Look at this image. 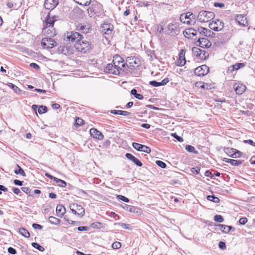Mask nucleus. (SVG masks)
<instances>
[{
    "instance_id": "15",
    "label": "nucleus",
    "mask_w": 255,
    "mask_h": 255,
    "mask_svg": "<svg viewBox=\"0 0 255 255\" xmlns=\"http://www.w3.org/2000/svg\"><path fill=\"white\" fill-rule=\"evenodd\" d=\"M235 92L238 95L242 94L246 90V87L243 84L236 83L234 85Z\"/></svg>"
},
{
    "instance_id": "51",
    "label": "nucleus",
    "mask_w": 255,
    "mask_h": 255,
    "mask_svg": "<svg viewBox=\"0 0 255 255\" xmlns=\"http://www.w3.org/2000/svg\"><path fill=\"white\" fill-rule=\"evenodd\" d=\"M21 190L23 192L25 193L26 194L28 195H30L31 190L29 189V188L27 187H23L21 188Z\"/></svg>"
},
{
    "instance_id": "50",
    "label": "nucleus",
    "mask_w": 255,
    "mask_h": 255,
    "mask_svg": "<svg viewBox=\"0 0 255 255\" xmlns=\"http://www.w3.org/2000/svg\"><path fill=\"white\" fill-rule=\"evenodd\" d=\"M149 84L153 87L160 86V83L156 81H151L149 82Z\"/></svg>"
},
{
    "instance_id": "5",
    "label": "nucleus",
    "mask_w": 255,
    "mask_h": 255,
    "mask_svg": "<svg viewBox=\"0 0 255 255\" xmlns=\"http://www.w3.org/2000/svg\"><path fill=\"white\" fill-rule=\"evenodd\" d=\"M41 45L44 48H52L56 45V42L51 38H43L42 39Z\"/></svg>"
},
{
    "instance_id": "20",
    "label": "nucleus",
    "mask_w": 255,
    "mask_h": 255,
    "mask_svg": "<svg viewBox=\"0 0 255 255\" xmlns=\"http://www.w3.org/2000/svg\"><path fill=\"white\" fill-rule=\"evenodd\" d=\"M236 20L241 25L246 26L248 25L247 17H236Z\"/></svg>"
},
{
    "instance_id": "11",
    "label": "nucleus",
    "mask_w": 255,
    "mask_h": 255,
    "mask_svg": "<svg viewBox=\"0 0 255 255\" xmlns=\"http://www.w3.org/2000/svg\"><path fill=\"white\" fill-rule=\"evenodd\" d=\"M199 46L204 48H208L211 46L212 43L209 40L206 38L199 37V39L197 41Z\"/></svg>"
},
{
    "instance_id": "54",
    "label": "nucleus",
    "mask_w": 255,
    "mask_h": 255,
    "mask_svg": "<svg viewBox=\"0 0 255 255\" xmlns=\"http://www.w3.org/2000/svg\"><path fill=\"white\" fill-rule=\"evenodd\" d=\"M200 168L198 167H195L191 169V171L193 173L198 174L200 172Z\"/></svg>"
},
{
    "instance_id": "13",
    "label": "nucleus",
    "mask_w": 255,
    "mask_h": 255,
    "mask_svg": "<svg viewBox=\"0 0 255 255\" xmlns=\"http://www.w3.org/2000/svg\"><path fill=\"white\" fill-rule=\"evenodd\" d=\"M90 133L91 136L98 140H102L104 138L103 134L96 128H91L90 129Z\"/></svg>"
},
{
    "instance_id": "34",
    "label": "nucleus",
    "mask_w": 255,
    "mask_h": 255,
    "mask_svg": "<svg viewBox=\"0 0 255 255\" xmlns=\"http://www.w3.org/2000/svg\"><path fill=\"white\" fill-rule=\"evenodd\" d=\"M224 151L227 155L232 157V154L234 153L235 150H234V148H226Z\"/></svg>"
},
{
    "instance_id": "63",
    "label": "nucleus",
    "mask_w": 255,
    "mask_h": 255,
    "mask_svg": "<svg viewBox=\"0 0 255 255\" xmlns=\"http://www.w3.org/2000/svg\"><path fill=\"white\" fill-rule=\"evenodd\" d=\"M30 67H32L36 70H39L40 69L39 66L37 64H36L35 63H31L30 64Z\"/></svg>"
},
{
    "instance_id": "61",
    "label": "nucleus",
    "mask_w": 255,
    "mask_h": 255,
    "mask_svg": "<svg viewBox=\"0 0 255 255\" xmlns=\"http://www.w3.org/2000/svg\"><path fill=\"white\" fill-rule=\"evenodd\" d=\"M137 210H138L137 208H136L134 206H130L128 210L130 212H136V211Z\"/></svg>"
},
{
    "instance_id": "60",
    "label": "nucleus",
    "mask_w": 255,
    "mask_h": 255,
    "mask_svg": "<svg viewBox=\"0 0 255 255\" xmlns=\"http://www.w3.org/2000/svg\"><path fill=\"white\" fill-rule=\"evenodd\" d=\"M8 252L11 254L14 255L16 254V251L14 248L9 247L8 248Z\"/></svg>"
},
{
    "instance_id": "22",
    "label": "nucleus",
    "mask_w": 255,
    "mask_h": 255,
    "mask_svg": "<svg viewBox=\"0 0 255 255\" xmlns=\"http://www.w3.org/2000/svg\"><path fill=\"white\" fill-rule=\"evenodd\" d=\"M57 214H59V216L61 217L65 212V209L62 205H58L56 210Z\"/></svg>"
},
{
    "instance_id": "59",
    "label": "nucleus",
    "mask_w": 255,
    "mask_h": 255,
    "mask_svg": "<svg viewBox=\"0 0 255 255\" xmlns=\"http://www.w3.org/2000/svg\"><path fill=\"white\" fill-rule=\"evenodd\" d=\"M169 80L168 78H166L162 80L160 83L161 86H164L169 82Z\"/></svg>"
},
{
    "instance_id": "44",
    "label": "nucleus",
    "mask_w": 255,
    "mask_h": 255,
    "mask_svg": "<svg viewBox=\"0 0 255 255\" xmlns=\"http://www.w3.org/2000/svg\"><path fill=\"white\" fill-rule=\"evenodd\" d=\"M156 164L159 166V167L162 168H164L166 167V164L163 161H161V160H157L156 161Z\"/></svg>"
},
{
    "instance_id": "7",
    "label": "nucleus",
    "mask_w": 255,
    "mask_h": 255,
    "mask_svg": "<svg viewBox=\"0 0 255 255\" xmlns=\"http://www.w3.org/2000/svg\"><path fill=\"white\" fill-rule=\"evenodd\" d=\"M113 30V25L110 23H104L101 25L100 31L103 34L111 35Z\"/></svg>"
},
{
    "instance_id": "8",
    "label": "nucleus",
    "mask_w": 255,
    "mask_h": 255,
    "mask_svg": "<svg viewBox=\"0 0 255 255\" xmlns=\"http://www.w3.org/2000/svg\"><path fill=\"white\" fill-rule=\"evenodd\" d=\"M209 72V68L207 66L205 65H203L196 68L194 71L195 74L199 76H204L207 74Z\"/></svg>"
},
{
    "instance_id": "40",
    "label": "nucleus",
    "mask_w": 255,
    "mask_h": 255,
    "mask_svg": "<svg viewBox=\"0 0 255 255\" xmlns=\"http://www.w3.org/2000/svg\"><path fill=\"white\" fill-rule=\"evenodd\" d=\"M171 135L172 137H174L175 139H176L179 142H182L183 141V138L180 136H178L176 133H172L171 134Z\"/></svg>"
},
{
    "instance_id": "3",
    "label": "nucleus",
    "mask_w": 255,
    "mask_h": 255,
    "mask_svg": "<svg viewBox=\"0 0 255 255\" xmlns=\"http://www.w3.org/2000/svg\"><path fill=\"white\" fill-rule=\"evenodd\" d=\"M55 17H46V18L44 20V28L43 31L47 34H49L48 31H50V33H52L53 28V25L54 21H55L54 19Z\"/></svg>"
},
{
    "instance_id": "52",
    "label": "nucleus",
    "mask_w": 255,
    "mask_h": 255,
    "mask_svg": "<svg viewBox=\"0 0 255 255\" xmlns=\"http://www.w3.org/2000/svg\"><path fill=\"white\" fill-rule=\"evenodd\" d=\"M126 157L129 160L133 161V160H134V159L135 158V157H134L133 155H132L130 153H126Z\"/></svg>"
},
{
    "instance_id": "23",
    "label": "nucleus",
    "mask_w": 255,
    "mask_h": 255,
    "mask_svg": "<svg viewBox=\"0 0 255 255\" xmlns=\"http://www.w3.org/2000/svg\"><path fill=\"white\" fill-rule=\"evenodd\" d=\"M186 63L185 57L184 55H182V54L181 53L179 55V57L177 62V64L179 66H183L185 65Z\"/></svg>"
},
{
    "instance_id": "24",
    "label": "nucleus",
    "mask_w": 255,
    "mask_h": 255,
    "mask_svg": "<svg viewBox=\"0 0 255 255\" xmlns=\"http://www.w3.org/2000/svg\"><path fill=\"white\" fill-rule=\"evenodd\" d=\"M19 232L22 236L25 238H28L30 236L29 233L25 228H20Z\"/></svg>"
},
{
    "instance_id": "55",
    "label": "nucleus",
    "mask_w": 255,
    "mask_h": 255,
    "mask_svg": "<svg viewBox=\"0 0 255 255\" xmlns=\"http://www.w3.org/2000/svg\"><path fill=\"white\" fill-rule=\"evenodd\" d=\"M70 210L76 209V210H79V206L77 204H71L70 205Z\"/></svg>"
},
{
    "instance_id": "43",
    "label": "nucleus",
    "mask_w": 255,
    "mask_h": 255,
    "mask_svg": "<svg viewBox=\"0 0 255 255\" xmlns=\"http://www.w3.org/2000/svg\"><path fill=\"white\" fill-rule=\"evenodd\" d=\"M234 150L235 151H234V153H233L232 154V157L238 158L240 157L242 154L241 152L236 149H234Z\"/></svg>"
},
{
    "instance_id": "57",
    "label": "nucleus",
    "mask_w": 255,
    "mask_h": 255,
    "mask_svg": "<svg viewBox=\"0 0 255 255\" xmlns=\"http://www.w3.org/2000/svg\"><path fill=\"white\" fill-rule=\"evenodd\" d=\"M32 226L35 229L41 230L42 229V226L41 225L36 223L33 224Z\"/></svg>"
},
{
    "instance_id": "30",
    "label": "nucleus",
    "mask_w": 255,
    "mask_h": 255,
    "mask_svg": "<svg viewBox=\"0 0 255 255\" xmlns=\"http://www.w3.org/2000/svg\"><path fill=\"white\" fill-rule=\"evenodd\" d=\"M31 245L33 248L37 249L39 251L43 252L45 250L42 246H40V245L36 243H32Z\"/></svg>"
},
{
    "instance_id": "6",
    "label": "nucleus",
    "mask_w": 255,
    "mask_h": 255,
    "mask_svg": "<svg viewBox=\"0 0 255 255\" xmlns=\"http://www.w3.org/2000/svg\"><path fill=\"white\" fill-rule=\"evenodd\" d=\"M128 64L127 67H130L131 69L139 66V59L135 57H128L126 59V63Z\"/></svg>"
},
{
    "instance_id": "16",
    "label": "nucleus",
    "mask_w": 255,
    "mask_h": 255,
    "mask_svg": "<svg viewBox=\"0 0 255 255\" xmlns=\"http://www.w3.org/2000/svg\"><path fill=\"white\" fill-rule=\"evenodd\" d=\"M179 19L181 22L188 25H194L196 22L194 17L192 18L191 17H179Z\"/></svg>"
},
{
    "instance_id": "9",
    "label": "nucleus",
    "mask_w": 255,
    "mask_h": 255,
    "mask_svg": "<svg viewBox=\"0 0 255 255\" xmlns=\"http://www.w3.org/2000/svg\"><path fill=\"white\" fill-rule=\"evenodd\" d=\"M93 47V45L90 42L83 41L81 43V53H89L92 50Z\"/></svg>"
},
{
    "instance_id": "19",
    "label": "nucleus",
    "mask_w": 255,
    "mask_h": 255,
    "mask_svg": "<svg viewBox=\"0 0 255 255\" xmlns=\"http://www.w3.org/2000/svg\"><path fill=\"white\" fill-rule=\"evenodd\" d=\"M197 31V33L198 32L200 35L199 37H200L201 35H203L206 37L210 35L211 30L207 28L200 27L198 28Z\"/></svg>"
},
{
    "instance_id": "46",
    "label": "nucleus",
    "mask_w": 255,
    "mask_h": 255,
    "mask_svg": "<svg viewBox=\"0 0 255 255\" xmlns=\"http://www.w3.org/2000/svg\"><path fill=\"white\" fill-rule=\"evenodd\" d=\"M200 87L204 89H211L212 88V85L207 83H204L200 86Z\"/></svg>"
},
{
    "instance_id": "14",
    "label": "nucleus",
    "mask_w": 255,
    "mask_h": 255,
    "mask_svg": "<svg viewBox=\"0 0 255 255\" xmlns=\"http://www.w3.org/2000/svg\"><path fill=\"white\" fill-rule=\"evenodd\" d=\"M58 4V0H45L44 6L47 9H53Z\"/></svg>"
},
{
    "instance_id": "42",
    "label": "nucleus",
    "mask_w": 255,
    "mask_h": 255,
    "mask_svg": "<svg viewBox=\"0 0 255 255\" xmlns=\"http://www.w3.org/2000/svg\"><path fill=\"white\" fill-rule=\"evenodd\" d=\"M121 244L119 242H115L112 244V248L114 249H119L121 247Z\"/></svg>"
},
{
    "instance_id": "31",
    "label": "nucleus",
    "mask_w": 255,
    "mask_h": 255,
    "mask_svg": "<svg viewBox=\"0 0 255 255\" xmlns=\"http://www.w3.org/2000/svg\"><path fill=\"white\" fill-rule=\"evenodd\" d=\"M214 16V14L211 12L208 11H201L199 12L198 16Z\"/></svg>"
},
{
    "instance_id": "12",
    "label": "nucleus",
    "mask_w": 255,
    "mask_h": 255,
    "mask_svg": "<svg viewBox=\"0 0 255 255\" xmlns=\"http://www.w3.org/2000/svg\"><path fill=\"white\" fill-rule=\"evenodd\" d=\"M183 34L186 38L189 39L193 38L194 36L197 35L198 34L197 30L189 28L185 29L183 32Z\"/></svg>"
},
{
    "instance_id": "33",
    "label": "nucleus",
    "mask_w": 255,
    "mask_h": 255,
    "mask_svg": "<svg viewBox=\"0 0 255 255\" xmlns=\"http://www.w3.org/2000/svg\"><path fill=\"white\" fill-rule=\"evenodd\" d=\"M17 166L18 168V169L15 170L14 173L16 174H20L21 175L25 176V172H24L23 170L18 165H17Z\"/></svg>"
},
{
    "instance_id": "38",
    "label": "nucleus",
    "mask_w": 255,
    "mask_h": 255,
    "mask_svg": "<svg viewBox=\"0 0 255 255\" xmlns=\"http://www.w3.org/2000/svg\"><path fill=\"white\" fill-rule=\"evenodd\" d=\"M168 28L169 30L171 31V32H173L174 33H175L176 26L175 24L172 23L169 24L168 26Z\"/></svg>"
},
{
    "instance_id": "32",
    "label": "nucleus",
    "mask_w": 255,
    "mask_h": 255,
    "mask_svg": "<svg viewBox=\"0 0 255 255\" xmlns=\"http://www.w3.org/2000/svg\"><path fill=\"white\" fill-rule=\"evenodd\" d=\"M90 227L93 228L100 229L102 227V224L100 222H96L91 224Z\"/></svg>"
},
{
    "instance_id": "21",
    "label": "nucleus",
    "mask_w": 255,
    "mask_h": 255,
    "mask_svg": "<svg viewBox=\"0 0 255 255\" xmlns=\"http://www.w3.org/2000/svg\"><path fill=\"white\" fill-rule=\"evenodd\" d=\"M58 51L59 53L63 54L64 55L70 54L72 53V51H70L68 47L64 46H60L58 48Z\"/></svg>"
},
{
    "instance_id": "28",
    "label": "nucleus",
    "mask_w": 255,
    "mask_h": 255,
    "mask_svg": "<svg viewBox=\"0 0 255 255\" xmlns=\"http://www.w3.org/2000/svg\"><path fill=\"white\" fill-rule=\"evenodd\" d=\"M55 182L58 184V186L64 187L66 185V183L64 180L56 178L54 180Z\"/></svg>"
},
{
    "instance_id": "41",
    "label": "nucleus",
    "mask_w": 255,
    "mask_h": 255,
    "mask_svg": "<svg viewBox=\"0 0 255 255\" xmlns=\"http://www.w3.org/2000/svg\"><path fill=\"white\" fill-rule=\"evenodd\" d=\"M119 225L124 229L130 230L132 229L131 227L129 224H126L125 223H119Z\"/></svg>"
},
{
    "instance_id": "47",
    "label": "nucleus",
    "mask_w": 255,
    "mask_h": 255,
    "mask_svg": "<svg viewBox=\"0 0 255 255\" xmlns=\"http://www.w3.org/2000/svg\"><path fill=\"white\" fill-rule=\"evenodd\" d=\"M91 0H81V5L87 6L91 3Z\"/></svg>"
},
{
    "instance_id": "27",
    "label": "nucleus",
    "mask_w": 255,
    "mask_h": 255,
    "mask_svg": "<svg viewBox=\"0 0 255 255\" xmlns=\"http://www.w3.org/2000/svg\"><path fill=\"white\" fill-rule=\"evenodd\" d=\"M207 199L209 201H212L215 203H218L220 202V199L214 195H208L207 197Z\"/></svg>"
},
{
    "instance_id": "64",
    "label": "nucleus",
    "mask_w": 255,
    "mask_h": 255,
    "mask_svg": "<svg viewBox=\"0 0 255 255\" xmlns=\"http://www.w3.org/2000/svg\"><path fill=\"white\" fill-rule=\"evenodd\" d=\"M157 30L159 32L161 33L163 31V27L162 25L158 24L156 26Z\"/></svg>"
},
{
    "instance_id": "62",
    "label": "nucleus",
    "mask_w": 255,
    "mask_h": 255,
    "mask_svg": "<svg viewBox=\"0 0 255 255\" xmlns=\"http://www.w3.org/2000/svg\"><path fill=\"white\" fill-rule=\"evenodd\" d=\"M122 110H111V113L115 115H121Z\"/></svg>"
},
{
    "instance_id": "58",
    "label": "nucleus",
    "mask_w": 255,
    "mask_h": 255,
    "mask_svg": "<svg viewBox=\"0 0 255 255\" xmlns=\"http://www.w3.org/2000/svg\"><path fill=\"white\" fill-rule=\"evenodd\" d=\"M219 247L222 250L225 249L226 247L225 243L223 242H220L219 243Z\"/></svg>"
},
{
    "instance_id": "26",
    "label": "nucleus",
    "mask_w": 255,
    "mask_h": 255,
    "mask_svg": "<svg viewBox=\"0 0 255 255\" xmlns=\"http://www.w3.org/2000/svg\"><path fill=\"white\" fill-rule=\"evenodd\" d=\"M130 93L133 95L135 98L139 100H142L143 98V96L141 94H137L136 90L134 89L131 90Z\"/></svg>"
},
{
    "instance_id": "29",
    "label": "nucleus",
    "mask_w": 255,
    "mask_h": 255,
    "mask_svg": "<svg viewBox=\"0 0 255 255\" xmlns=\"http://www.w3.org/2000/svg\"><path fill=\"white\" fill-rule=\"evenodd\" d=\"M185 149L186 150H187L189 152L197 153V151L195 150L194 147L192 145H186L185 147Z\"/></svg>"
},
{
    "instance_id": "18",
    "label": "nucleus",
    "mask_w": 255,
    "mask_h": 255,
    "mask_svg": "<svg viewBox=\"0 0 255 255\" xmlns=\"http://www.w3.org/2000/svg\"><path fill=\"white\" fill-rule=\"evenodd\" d=\"M92 25L90 23H83L81 24V32L83 33H87L91 30Z\"/></svg>"
},
{
    "instance_id": "37",
    "label": "nucleus",
    "mask_w": 255,
    "mask_h": 255,
    "mask_svg": "<svg viewBox=\"0 0 255 255\" xmlns=\"http://www.w3.org/2000/svg\"><path fill=\"white\" fill-rule=\"evenodd\" d=\"M230 163L231 164L234 166H238L242 163L241 160H238L235 159H230Z\"/></svg>"
},
{
    "instance_id": "1",
    "label": "nucleus",
    "mask_w": 255,
    "mask_h": 255,
    "mask_svg": "<svg viewBox=\"0 0 255 255\" xmlns=\"http://www.w3.org/2000/svg\"><path fill=\"white\" fill-rule=\"evenodd\" d=\"M122 57L120 55H116L113 57V63L108 64L104 68V72L114 75H119L121 71L127 72L128 70L126 69V66L128 64H126Z\"/></svg>"
},
{
    "instance_id": "35",
    "label": "nucleus",
    "mask_w": 255,
    "mask_h": 255,
    "mask_svg": "<svg viewBox=\"0 0 255 255\" xmlns=\"http://www.w3.org/2000/svg\"><path fill=\"white\" fill-rule=\"evenodd\" d=\"M46 112L47 107L45 106H40L38 109V112L39 114L45 113Z\"/></svg>"
},
{
    "instance_id": "45",
    "label": "nucleus",
    "mask_w": 255,
    "mask_h": 255,
    "mask_svg": "<svg viewBox=\"0 0 255 255\" xmlns=\"http://www.w3.org/2000/svg\"><path fill=\"white\" fill-rule=\"evenodd\" d=\"M117 198L118 199L122 200L125 202H129V199L128 198H127L123 195H117Z\"/></svg>"
},
{
    "instance_id": "53",
    "label": "nucleus",
    "mask_w": 255,
    "mask_h": 255,
    "mask_svg": "<svg viewBox=\"0 0 255 255\" xmlns=\"http://www.w3.org/2000/svg\"><path fill=\"white\" fill-rule=\"evenodd\" d=\"M132 162L139 167L141 166L142 165V163L136 157L134 159Z\"/></svg>"
},
{
    "instance_id": "39",
    "label": "nucleus",
    "mask_w": 255,
    "mask_h": 255,
    "mask_svg": "<svg viewBox=\"0 0 255 255\" xmlns=\"http://www.w3.org/2000/svg\"><path fill=\"white\" fill-rule=\"evenodd\" d=\"M214 220L217 222L222 223L224 221V219L221 215H217L214 216Z\"/></svg>"
},
{
    "instance_id": "49",
    "label": "nucleus",
    "mask_w": 255,
    "mask_h": 255,
    "mask_svg": "<svg viewBox=\"0 0 255 255\" xmlns=\"http://www.w3.org/2000/svg\"><path fill=\"white\" fill-rule=\"evenodd\" d=\"M239 69V67L237 63H236L235 65H232L229 68V70H230L231 72H232L234 70H237Z\"/></svg>"
},
{
    "instance_id": "2",
    "label": "nucleus",
    "mask_w": 255,
    "mask_h": 255,
    "mask_svg": "<svg viewBox=\"0 0 255 255\" xmlns=\"http://www.w3.org/2000/svg\"><path fill=\"white\" fill-rule=\"evenodd\" d=\"M209 27L210 29L214 31H220L224 27V22L220 19L216 18L215 17H214L212 18V20L209 22Z\"/></svg>"
},
{
    "instance_id": "56",
    "label": "nucleus",
    "mask_w": 255,
    "mask_h": 255,
    "mask_svg": "<svg viewBox=\"0 0 255 255\" xmlns=\"http://www.w3.org/2000/svg\"><path fill=\"white\" fill-rule=\"evenodd\" d=\"M248 221L247 218H241L239 220V223L241 225H245Z\"/></svg>"
},
{
    "instance_id": "10",
    "label": "nucleus",
    "mask_w": 255,
    "mask_h": 255,
    "mask_svg": "<svg viewBox=\"0 0 255 255\" xmlns=\"http://www.w3.org/2000/svg\"><path fill=\"white\" fill-rule=\"evenodd\" d=\"M132 146L137 151L144 152L147 153H149L151 152V149L149 147L136 142H133Z\"/></svg>"
},
{
    "instance_id": "4",
    "label": "nucleus",
    "mask_w": 255,
    "mask_h": 255,
    "mask_svg": "<svg viewBox=\"0 0 255 255\" xmlns=\"http://www.w3.org/2000/svg\"><path fill=\"white\" fill-rule=\"evenodd\" d=\"M80 36L79 33L77 32H68L64 35V40L69 42H79L80 39H78Z\"/></svg>"
},
{
    "instance_id": "25",
    "label": "nucleus",
    "mask_w": 255,
    "mask_h": 255,
    "mask_svg": "<svg viewBox=\"0 0 255 255\" xmlns=\"http://www.w3.org/2000/svg\"><path fill=\"white\" fill-rule=\"evenodd\" d=\"M48 220L49 222L52 224L58 225L60 223V219L53 216L49 217Z\"/></svg>"
},
{
    "instance_id": "48",
    "label": "nucleus",
    "mask_w": 255,
    "mask_h": 255,
    "mask_svg": "<svg viewBox=\"0 0 255 255\" xmlns=\"http://www.w3.org/2000/svg\"><path fill=\"white\" fill-rule=\"evenodd\" d=\"M219 226L221 227V230L224 233H229V230L226 228L227 227V225L220 224L219 225Z\"/></svg>"
},
{
    "instance_id": "17",
    "label": "nucleus",
    "mask_w": 255,
    "mask_h": 255,
    "mask_svg": "<svg viewBox=\"0 0 255 255\" xmlns=\"http://www.w3.org/2000/svg\"><path fill=\"white\" fill-rule=\"evenodd\" d=\"M192 52L194 55L196 57H199L201 59L204 58V55L205 54V51L197 47H193L192 48Z\"/></svg>"
},
{
    "instance_id": "36",
    "label": "nucleus",
    "mask_w": 255,
    "mask_h": 255,
    "mask_svg": "<svg viewBox=\"0 0 255 255\" xmlns=\"http://www.w3.org/2000/svg\"><path fill=\"white\" fill-rule=\"evenodd\" d=\"M8 86L10 88L13 89L16 93H18L20 91V89L16 86H15L12 83H8Z\"/></svg>"
}]
</instances>
